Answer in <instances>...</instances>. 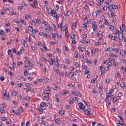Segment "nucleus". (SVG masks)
I'll list each match as a JSON object with an SVG mask.
<instances>
[{"mask_svg":"<svg viewBox=\"0 0 126 126\" xmlns=\"http://www.w3.org/2000/svg\"><path fill=\"white\" fill-rule=\"evenodd\" d=\"M78 105L80 109L83 110L85 107V106L81 102H79L78 103Z\"/></svg>","mask_w":126,"mask_h":126,"instance_id":"nucleus-4","label":"nucleus"},{"mask_svg":"<svg viewBox=\"0 0 126 126\" xmlns=\"http://www.w3.org/2000/svg\"><path fill=\"white\" fill-rule=\"evenodd\" d=\"M74 72H70L68 75V77L71 78L74 75Z\"/></svg>","mask_w":126,"mask_h":126,"instance_id":"nucleus-7","label":"nucleus"},{"mask_svg":"<svg viewBox=\"0 0 126 126\" xmlns=\"http://www.w3.org/2000/svg\"><path fill=\"white\" fill-rule=\"evenodd\" d=\"M88 59H83V60L82 61L84 63L85 62H87L88 61Z\"/></svg>","mask_w":126,"mask_h":126,"instance_id":"nucleus-48","label":"nucleus"},{"mask_svg":"<svg viewBox=\"0 0 126 126\" xmlns=\"http://www.w3.org/2000/svg\"><path fill=\"white\" fill-rule=\"evenodd\" d=\"M93 51H94V49H93V50H92L91 51V53L92 54H94L95 53V52H98V48H95V50H94V52H93Z\"/></svg>","mask_w":126,"mask_h":126,"instance_id":"nucleus-17","label":"nucleus"},{"mask_svg":"<svg viewBox=\"0 0 126 126\" xmlns=\"http://www.w3.org/2000/svg\"><path fill=\"white\" fill-rule=\"evenodd\" d=\"M30 23H31L32 25H34L35 26L36 25V22L35 21H34L33 20H31L30 21Z\"/></svg>","mask_w":126,"mask_h":126,"instance_id":"nucleus-19","label":"nucleus"},{"mask_svg":"<svg viewBox=\"0 0 126 126\" xmlns=\"http://www.w3.org/2000/svg\"><path fill=\"white\" fill-rule=\"evenodd\" d=\"M0 34L2 35L4 34V32L3 30H0Z\"/></svg>","mask_w":126,"mask_h":126,"instance_id":"nucleus-25","label":"nucleus"},{"mask_svg":"<svg viewBox=\"0 0 126 126\" xmlns=\"http://www.w3.org/2000/svg\"><path fill=\"white\" fill-rule=\"evenodd\" d=\"M33 3L34 5H36L37 4V1L36 0H34L33 1Z\"/></svg>","mask_w":126,"mask_h":126,"instance_id":"nucleus-49","label":"nucleus"},{"mask_svg":"<svg viewBox=\"0 0 126 126\" xmlns=\"http://www.w3.org/2000/svg\"><path fill=\"white\" fill-rule=\"evenodd\" d=\"M45 90L46 91H50V89L49 88V87H47V88H45Z\"/></svg>","mask_w":126,"mask_h":126,"instance_id":"nucleus-53","label":"nucleus"},{"mask_svg":"<svg viewBox=\"0 0 126 126\" xmlns=\"http://www.w3.org/2000/svg\"><path fill=\"white\" fill-rule=\"evenodd\" d=\"M57 51L59 53H60L61 52V50L59 49L58 48H56Z\"/></svg>","mask_w":126,"mask_h":126,"instance_id":"nucleus-62","label":"nucleus"},{"mask_svg":"<svg viewBox=\"0 0 126 126\" xmlns=\"http://www.w3.org/2000/svg\"><path fill=\"white\" fill-rule=\"evenodd\" d=\"M120 85L121 86L122 88L124 87H126L125 84L124 83H122V84H121Z\"/></svg>","mask_w":126,"mask_h":126,"instance_id":"nucleus-58","label":"nucleus"},{"mask_svg":"<svg viewBox=\"0 0 126 126\" xmlns=\"http://www.w3.org/2000/svg\"><path fill=\"white\" fill-rule=\"evenodd\" d=\"M3 96V98L4 99L9 98L8 95H7L6 93H4Z\"/></svg>","mask_w":126,"mask_h":126,"instance_id":"nucleus-13","label":"nucleus"},{"mask_svg":"<svg viewBox=\"0 0 126 126\" xmlns=\"http://www.w3.org/2000/svg\"><path fill=\"white\" fill-rule=\"evenodd\" d=\"M75 65L77 67H79L80 65L77 62H76L75 63Z\"/></svg>","mask_w":126,"mask_h":126,"instance_id":"nucleus-51","label":"nucleus"},{"mask_svg":"<svg viewBox=\"0 0 126 126\" xmlns=\"http://www.w3.org/2000/svg\"><path fill=\"white\" fill-rule=\"evenodd\" d=\"M65 31V34L66 36L68 37L69 35L68 34V31H67L66 30Z\"/></svg>","mask_w":126,"mask_h":126,"instance_id":"nucleus-36","label":"nucleus"},{"mask_svg":"<svg viewBox=\"0 0 126 126\" xmlns=\"http://www.w3.org/2000/svg\"><path fill=\"white\" fill-rule=\"evenodd\" d=\"M25 85L28 87H30V84L28 83H26Z\"/></svg>","mask_w":126,"mask_h":126,"instance_id":"nucleus-57","label":"nucleus"},{"mask_svg":"<svg viewBox=\"0 0 126 126\" xmlns=\"http://www.w3.org/2000/svg\"><path fill=\"white\" fill-rule=\"evenodd\" d=\"M31 16L29 15H27L25 16V19H27L29 18H30V17Z\"/></svg>","mask_w":126,"mask_h":126,"instance_id":"nucleus-37","label":"nucleus"},{"mask_svg":"<svg viewBox=\"0 0 126 126\" xmlns=\"http://www.w3.org/2000/svg\"><path fill=\"white\" fill-rule=\"evenodd\" d=\"M44 98H45V99L47 100H48L49 99V98L48 96H44L43 98V99L44 100Z\"/></svg>","mask_w":126,"mask_h":126,"instance_id":"nucleus-33","label":"nucleus"},{"mask_svg":"<svg viewBox=\"0 0 126 126\" xmlns=\"http://www.w3.org/2000/svg\"><path fill=\"white\" fill-rule=\"evenodd\" d=\"M116 32L117 33L118 35V38L119 40H122L123 38V34L120 31L117 30Z\"/></svg>","mask_w":126,"mask_h":126,"instance_id":"nucleus-1","label":"nucleus"},{"mask_svg":"<svg viewBox=\"0 0 126 126\" xmlns=\"http://www.w3.org/2000/svg\"><path fill=\"white\" fill-rule=\"evenodd\" d=\"M15 114H17L18 116H19L20 114V113L17 110H16Z\"/></svg>","mask_w":126,"mask_h":126,"instance_id":"nucleus-30","label":"nucleus"},{"mask_svg":"<svg viewBox=\"0 0 126 126\" xmlns=\"http://www.w3.org/2000/svg\"><path fill=\"white\" fill-rule=\"evenodd\" d=\"M59 99L57 97H55V98L54 101L55 102H58L59 101Z\"/></svg>","mask_w":126,"mask_h":126,"instance_id":"nucleus-45","label":"nucleus"},{"mask_svg":"<svg viewBox=\"0 0 126 126\" xmlns=\"http://www.w3.org/2000/svg\"><path fill=\"white\" fill-rule=\"evenodd\" d=\"M93 26L92 28L94 31H95L97 28V25L95 24V22L92 23Z\"/></svg>","mask_w":126,"mask_h":126,"instance_id":"nucleus-5","label":"nucleus"},{"mask_svg":"<svg viewBox=\"0 0 126 126\" xmlns=\"http://www.w3.org/2000/svg\"><path fill=\"white\" fill-rule=\"evenodd\" d=\"M104 22L105 24L107 25H109V23L107 21V20L106 19H105L104 20Z\"/></svg>","mask_w":126,"mask_h":126,"instance_id":"nucleus-43","label":"nucleus"},{"mask_svg":"<svg viewBox=\"0 0 126 126\" xmlns=\"http://www.w3.org/2000/svg\"><path fill=\"white\" fill-rule=\"evenodd\" d=\"M5 78L4 77L2 76H1V77H0V80L2 81H3L4 80V79Z\"/></svg>","mask_w":126,"mask_h":126,"instance_id":"nucleus-50","label":"nucleus"},{"mask_svg":"<svg viewBox=\"0 0 126 126\" xmlns=\"http://www.w3.org/2000/svg\"><path fill=\"white\" fill-rule=\"evenodd\" d=\"M24 74L25 75H26L27 74L29 75L28 74V72L27 71V70H24Z\"/></svg>","mask_w":126,"mask_h":126,"instance_id":"nucleus-38","label":"nucleus"},{"mask_svg":"<svg viewBox=\"0 0 126 126\" xmlns=\"http://www.w3.org/2000/svg\"><path fill=\"white\" fill-rule=\"evenodd\" d=\"M110 94H109L108 93H107L106 94V95L107 96V97L108 98L109 97H111L112 95H110Z\"/></svg>","mask_w":126,"mask_h":126,"instance_id":"nucleus-56","label":"nucleus"},{"mask_svg":"<svg viewBox=\"0 0 126 126\" xmlns=\"http://www.w3.org/2000/svg\"><path fill=\"white\" fill-rule=\"evenodd\" d=\"M53 69L54 71L56 72L57 73H59V72H60L59 70L58 69L56 68V67H54L53 68Z\"/></svg>","mask_w":126,"mask_h":126,"instance_id":"nucleus-20","label":"nucleus"},{"mask_svg":"<svg viewBox=\"0 0 126 126\" xmlns=\"http://www.w3.org/2000/svg\"><path fill=\"white\" fill-rule=\"evenodd\" d=\"M59 8V7L58 5H57L56 6L55 9L56 11H57Z\"/></svg>","mask_w":126,"mask_h":126,"instance_id":"nucleus-61","label":"nucleus"},{"mask_svg":"<svg viewBox=\"0 0 126 126\" xmlns=\"http://www.w3.org/2000/svg\"><path fill=\"white\" fill-rule=\"evenodd\" d=\"M112 5H110L108 7V8L110 10H111L112 9H113V7H112Z\"/></svg>","mask_w":126,"mask_h":126,"instance_id":"nucleus-46","label":"nucleus"},{"mask_svg":"<svg viewBox=\"0 0 126 126\" xmlns=\"http://www.w3.org/2000/svg\"><path fill=\"white\" fill-rule=\"evenodd\" d=\"M110 16L111 17L114 18V17L113 16H114V13L112 12V11H110Z\"/></svg>","mask_w":126,"mask_h":126,"instance_id":"nucleus-26","label":"nucleus"},{"mask_svg":"<svg viewBox=\"0 0 126 126\" xmlns=\"http://www.w3.org/2000/svg\"><path fill=\"white\" fill-rule=\"evenodd\" d=\"M42 23L45 25H46L47 24V22L45 21H43L42 22Z\"/></svg>","mask_w":126,"mask_h":126,"instance_id":"nucleus-54","label":"nucleus"},{"mask_svg":"<svg viewBox=\"0 0 126 126\" xmlns=\"http://www.w3.org/2000/svg\"><path fill=\"white\" fill-rule=\"evenodd\" d=\"M110 81V79L109 78L107 79L106 81V82L107 83H108Z\"/></svg>","mask_w":126,"mask_h":126,"instance_id":"nucleus-55","label":"nucleus"},{"mask_svg":"<svg viewBox=\"0 0 126 126\" xmlns=\"http://www.w3.org/2000/svg\"><path fill=\"white\" fill-rule=\"evenodd\" d=\"M72 26V29L73 30H74L76 27V25L75 23H73Z\"/></svg>","mask_w":126,"mask_h":126,"instance_id":"nucleus-11","label":"nucleus"},{"mask_svg":"<svg viewBox=\"0 0 126 126\" xmlns=\"http://www.w3.org/2000/svg\"><path fill=\"white\" fill-rule=\"evenodd\" d=\"M55 122L59 124L60 122V120L59 118H57L55 120Z\"/></svg>","mask_w":126,"mask_h":126,"instance_id":"nucleus-28","label":"nucleus"},{"mask_svg":"<svg viewBox=\"0 0 126 126\" xmlns=\"http://www.w3.org/2000/svg\"><path fill=\"white\" fill-rule=\"evenodd\" d=\"M46 103L44 102H41L40 104V106L42 107H44L46 106Z\"/></svg>","mask_w":126,"mask_h":126,"instance_id":"nucleus-10","label":"nucleus"},{"mask_svg":"<svg viewBox=\"0 0 126 126\" xmlns=\"http://www.w3.org/2000/svg\"><path fill=\"white\" fill-rule=\"evenodd\" d=\"M124 52V50L123 49H122L120 51V54L122 56H124V55H123V54H122V53H123Z\"/></svg>","mask_w":126,"mask_h":126,"instance_id":"nucleus-39","label":"nucleus"},{"mask_svg":"<svg viewBox=\"0 0 126 126\" xmlns=\"http://www.w3.org/2000/svg\"><path fill=\"white\" fill-rule=\"evenodd\" d=\"M58 59L57 58V59L55 61H56L57 63L56 64L55 63L54 64L57 67L59 66L60 65L59 63L58 62Z\"/></svg>","mask_w":126,"mask_h":126,"instance_id":"nucleus-12","label":"nucleus"},{"mask_svg":"<svg viewBox=\"0 0 126 126\" xmlns=\"http://www.w3.org/2000/svg\"><path fill=\"white\" fill-rule=\"evenodd\" d=\"M22 62H18L17 63V65L18 66H19L22 65Z\"/></svg>","mask_w":126,"mask_h":126,"instance_id":"nucleus-41","label":"nucleus"},{"mask_svg":"<svg viewBox=\"0 0 126 126\" xmlns=\"http://www.w3.org/2000/svg\"><path fill=\"white\" fill-rule=\"evenodd\" d=\"M52 16L55 17L56 16L57 13H56L55 10H52L51 14Z\"/></svg>","mask_w":126,"mask_h":126,"instance_id":"nucleus-6","label":"nucleus"},{"mask_svg":"<svg viewBox=\"0 0 126 126\" xmlns=\"http://www.w3.org/2000/svg\"><path fill=\"white\" fill-rule=\"evenodd\" d=\"M113 9H116L118 7L114 4H112Z\"/></svg>","mask_w":126,"mask_h":126,"instance_id":"nucleus-40","label":"nucleus"},{"mask_svg":"<svg viewBox=\"0 0 126 126\" xmlns=\"http://www.w3.org/2000/svg\"><path fill=\"white\" fill-rule=\"evenodd\" d=\"M75 93H76V95L77 96H78L79 97H81L82 96L81 94L80 93H79L78 92L76 91V92H75Z\"/></svg>","mask_w":126,"mask_h":126,"instance_id":"nucleus-15","label":"nucleus"},{"mask_svg":"<svg viewBox=\"0 0 126 126\" xmlns=\"http://www.w3.org/2000/svg\"><path fill=\"white\" fill-rule=\"evenodd\" d=\"M95 79H92L91 81V82L92 83H94L95 82Z\"/></svg>","mask_w":126,"mask_h":126,"instance_id":"nucleus-64","label":"nucleus"},{"mask_svg":"<svg viewBox=\"0 0 126 126\" xmlns=\"http://www.w3.org/2000/svg\"><path fill=\"white\" fill-rule=\"evenodd\" d=\"M90 72L89 71H88L87 70H86L85 71L84 74L85 75H86L88 74L87 76L86 77L87 78H89L90 77V74H88Z\"/></svg>","mask_w":126,"mask_h":126,"instance_id":"nucleus-8","label":"nucleus"},{"mask_svg":"<svg viewBox=\"0 0 126 126\" xmlns=\"http://www.w3.org/2000/svg\"><path fill=\"white\" fill-rule=\"evenodd\" d=\"M64 111L62 110H61L59 112V113L60 114L63 115L64 114Z\"/></svg>","mask_w":126,"mask_h":126,"instance_id":"nucleus-27","label":"nucleus"},{"mask_svg":"<svg viewBox=\"0 0 126 126\" xmlns=\"http://www.w3.org/2000/svg\"><path fill=\"white\" fill-rule=\"evenodd\" d=\"M117 100V98L116 97H114L113 99V102H115Z\"/></svg>","mask_w":126,"mask_h":126,"instance_id":"nucleus-44","label":"nucleus"},{"mask_svg":"<svg viewBox=\"0 0 126 126\" xmlns=\"http://www.w3.org/2000/svg\"><path fill=\"white\" fill-rule=\"evenodd\" d=\"M13 21L17 23H19L20 22V21H19L17 19H14Z\"/></svg>","mask_w":126,"mask_h":126,"instance_id":"nucleus-42","label":"nucleus"},{"mask_svg":"<svg viewBox=\"0 0 126 126\" xmlns=\"http://www.w3.org/2000/svg\"><path fill=\"white\" fill-rule=\"evenodd\" d=\"M16 93L17 92L16 91L13 90L12 91V95L15 96L16 95Z\"/></svg>","mask_w":126,"mask_h":126,"instance_id":"nucleus-18","label":"nucleus"},{"mask_svg":"<svg viewBox=\"0 0 126 126\" xmlns=\"http://www.w3.org/2000/svg\"><path fill=\"white\" fill-rule=\"evenodd\" d=\"M55 61V60L54 59H51V61H48V62H49L50 64L51 65H52L53 64L54 61Z\"/></svg>","mask_w":126,"mask_h":126,"instance_id":"nucleus-22","label":"nucleus"},{"mask_svg":"<svg viewBox=\"0 0 126 126\" xmlns=\"http://www.w3.org/2000/svg\"><path fill=\"white\" fill-rule=\"evenodd\" d=\"M47 9V12H48V14H51L52 10L50 8L49 9L48 8Z\"/></svg>","mask_w":126,"mask_h":126,"instance_id":"nucleus-21","label":"nucleus"},{"mask_svg":"<svg viewBox=\"0 0 126 126\" xmlns=\"http://www.w3.org/2000/svg\"><path fill=\"white\" fill-rule=\"evenodd\" d=\"M46 106L49 108H50L52 107V105L49 103H46Z\"/></svg>","mask_w":126,"mask_h":126,"instance_id":"nucleus-24","label":"nucleus"},{"mask_svg":"<svg viewBox=\"0 0 126 126\" xmlns=\"http://www.w3.org/2000/svg\"><path fill=\"white\" fill-rule=\"evenodd\" d=\"M101 10H98L97 11H96L94 13H93L92 14V16H97L101 12Z\"/></svg>","mask_w":126,"mask_h":126,"instance_id":"nucleus-2","label":"nucleus"},{"mask_svg":"<svg viewBox=\"0 0 126 126\" xmlns=\"http://www.w3.org/2000/svg\"><path fill=\"white\" fill-rule=\"evenodd\" d=\"M22 44H23L24 46L26 47L25 44L26 43V41L25 40L23 41L22 42Z\"/></svg>","mask_w":126,"mask_h":126,"instance_id":"nucleus-59","label":"nucleus"},{"mask_svg":"<svg viewBox=\"0 0 126 126\" xmlns=\"http://www.w3.org/2000/svg\"><path fill=\"white\" fill-rule=\"evenodd\" d=\"M84 112L85 114L87 115L91 116V112L88 109L84 110Z\"/></svg>","mask_w":126,"mask_h":126,"instance_id":"nucleus-3","label":"nucleus"},{"mask_svg":"<svg viewBox=\"0 0 126 126\" xmlns=\"http://www.w3.org/2000/svg\"><path fill=\"white\" fill-rule=\"evenodd\" d=\"M36 21L37 23L39 24H40L41 22L40 20L38 19H36Z\"/></svg>","mask_w":126,"mask_h":126,"instance_id":"nucleus-47","label":"nucleus"},{"mask_svg":"<svg viewBox=\"0 0 126 126\" xmlns=\"http://www.w3.org/2000/svg\"><path fill=\"white\" fill-rule=\"evenodd\" d=\"M7 118L5 117H1V120L2 121H4L6 120H7Z\"/></svg>","mask_w":126,"mask_h":126,"instance_id":"nucleus-35","label":"nucleus"},{"mask_svg":"<svg viewBox=\"0 0 126 126\" xmlns=\"http://www.w3.org/2000/svg\"><path fill=\"white\" fill-rule=\"evenodd\" d=\"M38 32V30L37 29H35L34 30H33L32 32L34 34H35L36 32Z\"/></svg>","mask_w":126,"mask_h":126,"instance_id":"nucleus-23","label":"nucleus"},{"mask_svg":"<svg viewBox=\"0 0 126 126\" xmlns=\"http://www.w3.org/2000/svg\"><path fill=\"white\" fill-rule=\"evenodd\" d=\"M50 28L52 30H54V31H55V30L56 29V28L54 24H52L51 25V26H50Z\"/></svg>","mask_w":126,"mask_h":126,"instance_id":"nucleus-9","label":"nucleus"},{"mask_svg":"<svg viewBox=\"0 0 126 126\" xmlns=\"http://www.w3.org/2000/svg\"><path fill=\"white\" fill-rule=\"evenodd\" d=\"M9 68L11 69H13L14 68V66L13 64H11L9 66Z\"/></svg>","mask_w":126,"mask_h":126,"instance_id":"nucleus-34","label":"nucleus"},{"mask_svg":"<svg viewBox=\"0 0 126 126\" xmlns=\"http://www.w3.org/2000/svg\"><path fill=\"white\" fill-rule=\"evenodd\" d=\"M58 73L59 74L60 76H63L64 75V73H63L60 72H59V73Z\"/></svg>","mask_w":126,"mask_h":126,"instance_id":"nucleus-52","label":"nucleus"},{"mask_svg":"<svg viewBox=\"0 0 126 126\" xmlns=\"http://www.w3.org/2000/svg\"><path fill=\"white\" fill-rule=\"evenodd\" d=\"M22 53L21 50H20L19 51H18V52L16 53L17 55H20V54Z\"/></svg>","mask_w":126,"mask_h":126,"instance_id":"nucleus-60","label":"nucleus"},{"mask_svg":"<svg viewBox=\"0 0 126 126\" xmlns=\"http://www.w3.org/2000/svg\"><path fill=\"white\" fill-rule=\"evenodd\" d=\"M114 91V90L113 89H111L110 90L109 92L108 93L109 94H111L113 93Z\"/></svg>","mask_w":126,"mask_h":126,"instance_id":"nucleus-29","label":"nucleus"},{"mask_svg":"<svg viewBox=\"0 0 126 126\" xmlns=\"http://www.w3.org/2000/svg\"><path fill=\"white\" fill-rule=\"evenodd\" d=\"M67 29V28L65 27L64 26L61 27V30L62 31H65Z\"/></svg>","mask_w":126,"mask_h":126,"instance_id":"nucleus-16","label":"nucleus"},{"mask_svg":"<svg viewBox=\"0 0 126 126\" xmlns=\"http://www.w3.org/2000/svg\"><path fill=\"white\" fill-rule=\"evenodd\" d=\"M83 28H84V29H87V24L86 23H85L84 24H83Z\"/></svg>","mask_w":126,"mask_h":126,"instance_id":"nucleus-32","label":"nucleus"},{"mask_svg":"<svg viewBox=\"0 0 126 126\" xmlns=\"http://www.w3.org/2000/svg\"><path fill=\"white\" fill-rule=\"evenodd\" d=\"M52 38H55L56 37V35L57 37L58 36V34L57 33H55V34H53V33H52Z\"/></svg>","mask_w":126,"mask_h":126,"instance_id":"nucleus-14","label":"nucleus"},{"mask_svg":"<svg viewBox=\"0 0 126 126\" xmlns=\"http://www.w3.org/2000/svg\"><path fill=\"white\" fill-rule=\"evenodd\" d=\"M116 38V37L114 36H112V35L111 36V39L113 40H115Z\"/></svg>","mask_w":126,"mask_h":126,"instance_id":"nucleus-63","label":"nucleus"},{"mask_svg":"<svg viewBox=\"0 0 126 126\" xmlns=\"http://www.w3.org/2000/svg\"><path fill=\"white\" fill-rule=\"evenodd\" d=\"M28 30H29L32 32L33 29H32V27L31 26H29L28 27Z\"/></svg>","mask_w":126,"mask_h":126,"instance_id":"nucleus-31","label":"nucleus"}]
</instances>
